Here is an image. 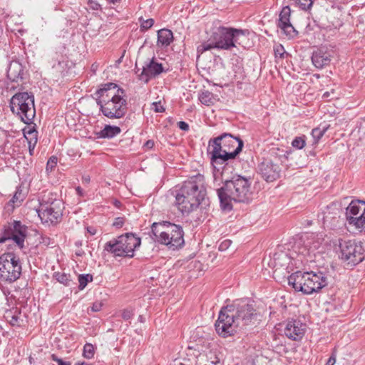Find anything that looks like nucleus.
Instances as JSON below:
<instances>
[{"instance_id": "45", "label": "nucleus", "mask_w": 365, "mask_h": 365, "mask_svg": "<svg viewBox=\"0 0 365 365\" xmlns=\"http://www.w3.org/2000/svg\"><path fill=\"white\" fill-rule=\"evenodd\" d=\"M178 126L180 129L184 131H187L189 130V125L185 121H179L178 123Z\"/></svg>"}, {"instance_id": "20", "label": "nucleus", "mask_w": 365, "mask_h": 365, "mask_svg": "<svg viewBox=\"0 0 365 365\" xmlns=\"http://www.w3.org/2000/svg\"><path fill=\"white\" fill-rule=\"evenodd\" d=\"M164 71L162 63L155 61V58H153L145 66L139 76L140 80L145 83L158 76Z\"/></svg>"}, {"instance_id": "33", "label": "nucleus", "mask_w": 365, "mask_h": 365, "mask_svg": "<svg viewBox=\"0 0 365 365\" xmlns=\"http://www.w3.org/2000/svg\"><path fill=\"white\" fill-rule=\"evenodd\" d=\"M93 277L91 274H80L78 276L79 289H83L89 281H92Z\"/></svg>"}, {"instance_id": "22", "label": "nucleus", "mask_w": 365, "mask_h": 365, "mask_svg": "<svg viewBox=\"0 0 365 365\" xmlns=\"http://www.w3.org/2000/svg\"><path fill=\"white\" fill-rule=\"evenodd\" d=\"M365 210V201L356 200H352L346 208L345 216L346 221L353 219L358 214Z\"/></svg>"}, {"instance_id": "34", "label": "nucleus", "mask_w": 365, "mask_h": 365, "mask_svg": "<svg viewBox=\"0 0 365 365\" xmlns=\"http://www.w3.org/2000/svg\"><path fill=\"white\" fill-rule=\"evenodd\" d=\"M54 63H53V68H63L64 64V57L62 54H58L56 52L53 56Z\"/></svg>"}, {"instance_id": "6", "label": "nucleus", "mask_w": 365, "mask_h": 365, "mask_svg": "<svg viewBox=\"0 0 365 365\" xmlns=\"http://www.w3.org/2000/svg\"><path fill=\"white\" fill-rule=\"evenodd\" d=\"M247 30H242L223 26H215L209 41L197 47V52L202 53L212 48L231 50L238 46L245 47L244 42L247 39Z\"/></svg>"}, {"instance_id": "55", "label": "nucleus", "mask_w": 365, "mask_h": 365, "mask_svg": "<svg viewBox=\"0 0 365 365\" xmlns=\"http://www.w3.org/2000/svg\"><path fill=\"white\" fill-rule=\"evenodd\" d=\"M108 1H109L110 3H113V4H115L118 1H120V0H107Z\"/></svg>"}, {"instance_id": "51", "label": "nucleus", "mask_w": 365, "mask_h": 365, "mask_svg": "<svg viewBox=\"0 0 365 365\" xmlns=\"http://www.w3.org/2000/svg\"><path fill=\"white\" fill-rule=\"evenodd\" d=\"M18 319H19V317L17 316H13L11 317V319L10 321V323L14 326V325H16L18 324Z\"/></svg>"}, {"instance_id": "42", "label": "nucleus", "mask_w": 365, "mask_h": 365, "mask_svg": "<svg viewBox=\"0 0 365 365\" xmlns=\"http://www.w3.org/2000/svg\"><path fill=\"white\" fill-rule=\"evenodd\" d=\"M124 223H125V218L122 217H118L114 220L113 226L116 228H120L123 226Z\"/></svg>"}, {"instance_id": "18", "label": "nucleus", "mask_w": 365, "mask_h": 365, "mask_svg": "<svg viewBox=\"0 0 365 365\" xmlns=\"http://www.w3.org/2000/svg\"><path fill=\"white\" fill-rule=\"evenodd\" d=\"M259 171L267 181H274L279 177L280 166L270 159H264L258 166Z\"/></svg>"}, {"instance_id": "8", "label": "nucleus", "mask_w": 365, "mask_h": 365, "mask_svg": "<svg viewBox=\"0 0 365 365\" xmlns=\"http://www.w3.org/2000/svg\"><path fill=\"white\" fill-rule=\"evenodd\" d=\"M288 284L297 292L311 294L324 287L327 284V279L321 272L314 273L297 271L289 276Z\"/></svg>"}, {"instance_id": "32", "label": "nucleus", "mask_w": 365, "mask_h": 365, "mask_svg": "<svg viewBox=\"0 0 365 365\" xmlns=\"http://www.w3.org/2000/svg\"><path fill=\"white\" fill-rule=\"evenodd\" d=\"M94 346L91 344H86L83 346V356L88 359H91L94 356Z\"/></svg>"}, {"instance_id": "1", "label": "nucleus", "mask_w": 365, "mask_h": 365, "mask_svg": "<svg viewBox=\"0 0 365 365\" xmlns=\"http://www.w3.org/2000/svg\"><path fill=\"white\" fill-rule=\"evenodd\" d=\"M257 315L252 304L237 299L232 305L222 308L215 326L217 333L224 337L233 336L252 323Z\"/></svg>"}, {"instance_id": "59", "label": "nucleus", "mask_w": 365, "mask_h": 365, "mask_svg": "<svg viewBox=\"0 0 365 365\" xmlns=\"http://www.w3.org/2000/svg\"><path fill=\"white\" fill-rule=\"evenodd\" d=\"M96 68H97V66H96L95 64H93V65H92V69H93V71H95V70L96 69Z\"/></svg>"}, {"instance_id": "31", "label": "nucleus", "mask_w": 365, "mask_h": 365, "mask_svg": "<svg viewBox=\"0 0 365 365\" xmlns=\"http://www.w3.org/2000/svg\"><path fill=\"white\" fill-rule=\"evenodd\" d=\"M24 194L22 192V190L20 188H17L16 190L12 199L9 201L10 203L13 204V206H19L21 202L24 200Z\"/></svg>"}, {"instance_id": "17", "label": "nucleus", "mask_w": 365, "mask_h": 365, "mask_svg": "<svg viewBox=\"0 0 365 365\" xmlns=\"http://www.w3.org/2000/svg\"><path fill=\"white\" fill-rule=\"evenodd\" d=\"M291 9L289 6H284L280 11L277 26L283 33L289 38H294L298 32L290 23Z\"/></svg>"}, {"instance_id": "43", "label": "nucleus", "mask_w": 365, "mask_h": 365, "mask_svg": "<svg viewBox=\"0 0 365 365\" xmlns=\"http://www.w3.org/2000/svg\"><path fill=\"white\" fill-rule=\"evenodd\" d=\"M51 359L52 361L56 362L58 365H71V363L70 361H65L61 359L58 358L55 354L51 355Z\"/></svg>"}, {"instance_id": "52", "label": "nucleus", "mask_w": 365, "mask_h": 365, "mask_svg": "<svg viewBox=\"0 0 365 365\" xmlns=\"http://www.w3.org/2000/svg\"><path fill=\"white\" fill-rule=\"evenodd\" d=\"M87 230L91 235H94L96 233V229L93 227H88Z\"/></svg>"}, {"instance_id": "35", "label": "nucleus", "mask_w": 365, "mask_h": 365, "mask_svg": "<svg viewBox=\"0 0 365 365\" xmlns=\"http://www.w3.org/2000/svg\"><path fill=\"white\" fill-rule=\"evenodd\" d=\"M295 3L299 6L300 9L302 10H307L309 9L312 4L313 1L312 0H294Z\"/></svg>"}, {"instance_id": "53", "label": "nucleus", "mask_w": 365, "mask_h": 365, "mask_svg": "<svg viewBox=\"0 0 365 365\" xmlns=\"http://www.w3.org/2000/svg\"><path fill=\"white\" fill-rule=\"evenodd\" d=\"M76 365H89V364L84 361H83V362L78 361L76 364Z\"/></svg>"}, {"instance_id": "39", "label": "nucleus", "mask_w": 365, "mask_h": 365, "mask_svg": "<svg viewBox=\"0 0 365 365\" xmlns=\"http://www.w3.org/2000/svg\"><path fill=\"white\" fill-rule=\"evenodd\" d=\"M58 162V158L56 156H51L46 164V171L51 172L56 168Z\"/></svg>"}, {"instance_id": "56", "label": "nucleus", "mask_w": 365, "mask_h": 365, "mask_svg": "<svg viewBox=\"0 0 365 365\" xmlns=\"http://www.w3.org/2000/svg\"><path fill=\"white\" fill-rule=\"evenodd\" d=\"M329 96H330V94H329V92H325V93H324V95H323V97H324V98H328V97H329Z\"/></svg>"}, {"instance_id": "24", "label": "nucleus", "mask_w": 365, "mask_h": 365, "mask_svg": "<svg viewBox=\"0 0 365 365\" xmlns=\"http://www.w3.org/2000/svg\"><path fill=\"white\" fill-rule=\"evenodd\" d=\"M173 40V32L167 29H163L158 31V46L166 47L168 46Z\"/></svg>"}, {"instance_id": "58", "label": "nucleus", "mask_w": 365, "mask_h": 365, "mask_svg": "<svg viewBox=\"0 0 365 365\" xmlns=\"http://www.w3.org/2000/svg\"><path fill=\"white\" fill-rule=\"evenodd\" d=\"M98 4H93V8L97 9H98Z\"/></svg>"}, {"instance_id": "36", "label": "nucleus", "mask_w": 365, "mask_h": 365, "mask_svg": "<svg viewBox=\"0 0 365 365\" xmlns=\"http://www.w3.org/2000/svg\"><path fill=\"white\" fill-rule=\"evenodd\" d=\"M139 21L140 22V29L142 31H146V30L149 29L154 24L153 19H148L144 20L142 18H140Z\"/></svg>"}, {"instance_id": "13", "label": "nucleus", "mask_w": 365, "mask_h": 365, "mask_svg": "<svg viewBox=\"0 0 365 365\" xmlns=\"http://www.w3.org/2000/svg\"><path fill=\"white\" fill-rule=\"evenodd\" d=\"M341 259L350 266L361 262L365 257V250L361 242L355 240H339Z\"/></svg>"}, {"instance_id": "29", "label": "nucleus", "mask_w": 365, "mask_h": 365, "mask_svg": "<svg viewBox=\"0 0 365 365\" xmlns=\"http://www.w3.org/2000/svg\"><path fill=\"white\" fill-rule=\"evenodd\" d=\"M24 135L28 143H37V131L34 128H28L24 129Z\"/></svg>"}, {"instance_id": "37", "label": "nucleus", "mask_w": 365, "mask_h": 365, "mask_svg": "<svg viewBox=\"0 0 365 365\" xmlns=\"http://www.w3.org/2000/svg\"><path fill=\"white\" fill-rule=\"evenodd\" d=\"M274 52L276 58L279 57L280 58H284V55H287L284 46L281 44L277 45L276 46L274 47Z\"/></svg>"}, {"instance_id": "50", "label": "nucleus", "mask_w": 365, "mask_h": 365, "mask_svg": "<svg viewBox=\"0 0 365 365\" xmlns=\"http://www.w3.org/2000/svg\"><path fill=\"white\" fill-rule=\"evenodd\" d=\"M144 146L149 149L152 148L154 146V141L149 140L145 143Z\"/></svg>"}, {"instance_id": "41", "label": "nucleus", "mask_w": 365, "mask_h": 365, "mask_svg": "<svg viewBox=\"0 0 365 365\" xmlns=\"http://www.w3.org/2000/svg\"><path fill=\"white\" fill-rule=\"evenodd\" d=\"M232 244V241L230 240H225L220 242L219 245V250L225 251L227 250Z\"/></svg>"}, {"instance_id": "48", "label": "nucleus", "mask_w": 365, "mask_h": 365, "mask_svg": "<svg viewBox=\"0 0 365 365\" xmlns=\"http://www.w3.org/2000/svg\"><path fill=\"white\" fill-rule=\"evenodd\" d=\"M28 145H29V153H30L31 155H33L34 150L35 146L36 145V143H31V142H29L28 143Z\"/></svg>"}, {"instance_id": "2", "label": "nucleus", "mask_w": 365, "mask_h": 365, "mask_svg": "<svg viewBox=\"0 0 365 365\" xmlns=\"http://www.w3.org/2000/svg\"><path fill=\"white\" fill-rule=\"evenodd\" d=\"M232 170V166L226 163L220 171H213L214 180L224 182V185L217 190L221 206L224 210L232 209V201L245 202L248 201L252 195L251 182L249 179L241 175H235L229 179V174Z\"/></svg>"}, {"instance_id": "57", "label": "nucleus", "mask_w": 365, "mask_h": 365, "mask_svg": "<svg viewBox=\"0 0 365 365\" xmlns=\"http://www.w3.org/2000/svg\"><path fill=\"white\" fill-rule=\"evenodd\" d=\"M98 4H93V8L97 9H98Z\"/></svg>"}, {"instance_id": "27", "label": "nucleus", "mask_w": 365, "mask_h": 365, "mask_svg": "<svg viewBox=\"0 0 365 365\" xmlns=\"http://www.w3.org/2000/svg\"><path fill=\"white\" fill-rule=\"evenodd\" d=\"M199 100L204 105L211 106L214 104L215 98L212 93L205 91L200 94Z\"/></svg>"}, {"instance_id": "26", "label": "nucleus", "mask_w": 365, "mask_h": 365, "mask_svg": "<svg viewBox=\"0 0 365 365\" xmlns=\"http://www.w3.org/2000/svg\"><path fill=\"white\" fill-rule=\"evenodd\" d=\"M347 222L349 225L354 226L359 231H365V210Z\"/></svg>"}, {"instance_id": "10", "label": "nucleus", "mask_w": 365, "mask_h": 365, "mask_svg": "<svg viewBox=\"0 0 365 365\" xmlns=\"http://www.w3.org/2000/svg\"><path fill=\"white\" fill-rule=\"evenodd\" d=\"M10 108L13 113L16 114L26 124L32 123L36 110L34 96L28 92L17 93L10 100Z\"/></svg>"}, {"instance_id": "7", "label": "nucleus", "mask_w": 365, "mask_h": 365, "mask_svg": "<svg viewBox=\"0 0 365 365\" xmlns=\"http://www.w3.org/2000/svg\"><path fill=\"white\" fill-rule=\"evenodd\" d=\"M151 232L155 241L173 250L184 245V233L180 225L166 221L154 222L151 227Z\"/></svg>"}, {"instance_id": "30", "label": "nucleus", "mask_w": 365, "mask_h": 365, "mask_svg": "<svg viewBox=\"0 0 365 365\" xmlns=\"http://www.w3.org/2000/svg\"><path fill=\"white\" fill-rule=\"evenodd\" d=\"M327 128H328V127L323 126V127H318V128H314L312 130V136L314 139L313 143L317 144L319 141V140L322 138V137L324 135Z\"/></svg>"}, {"instance_id": "46", "label": "nucleus", "mask_w": 365, "mask_h": 365, "mask_svg": "<svg viewBox=\"0 0 365 365\" xmlns=\"http://www.w3.org/2000/svg\"><path fill=\"white\" fill-rule=\"evenodd\" d=\"M133 316V312L130 310H124L122 317L124 319L128 320L130 319Z\"/></svg>"}, {"instance_id": "5", "label": "nucleus", "mask_w": 365, "mask_h": 365, "mask_svg": "<svg viewBox=\"0 0 365 365\" xmlns=\"http://www.w3.org/2000/svg\"><path fill=\"white\" fill-rule=\"evenodd\" d=\"M243 141L230 133L211 139L209 142L208 152L211 155V163L214 171H220L228 160L235 158L241 152Z\"/></svg>"}, {"instance_id": "28", "label": "nucleus", "mask_w": 365, "mask_h": 365, "mask_svg": "<svg viewBox=\"0 0 365 365\" xmlns=\"http://www.w3.org/2000/svg\"><path fill=\"white\" fill-rule=\"evenodd\" d=\"M53 278L61 284L65 286H71V279L69 274L62 273L60 272H56L53 274Z\"/></svg>"}, {"instance_id": "19", "label": "nucleus", "mask_w": 365, "mask_h": 365, "mask_svg": "<svg viewBox=\"0 0 365 365\" xmlns=\"http://www.w3.org/2000/svg\"><path fill=\"white\" fill-rule=\"evenodd\" d=\"M306 330V324L299 320L292 319L287 322L284 333L289 339L298 341L302 339Z\"/></svg>"}, {"instance_id": "4", "label": "nucleus", "mask_w": 365, "mask_h": 365, "mask_svg": "<svg viewBox=\"0 0 365 365\" xmlns=\"http://www.w3.org/2000/svg\"><path fill=\"white\" fill-rule=\"evenodd\" d=\"M96 103L104 116L110 119L123 118L127 113L124 91L114 83H108L96 91Z\"/></svg>"}, {"instance_id": "16", "label": "nucleus", "mask_w": 365, "mask_h": 365, "mask_svg": "<svg viewBox=\"0 0 365 365\" xmlns=\"http://www.w3.org/2000/svg\"><path fill=\"white\" fill-rule=\"evenodd\" d=\"M341 212L339 205L331 203L324 207L318 217L322 220L324 226L334 228L339 225Z\"/></svg>"}, {"instance_id": "11", "label": "nucleus", "mask_w": 365, "mask_h": 365, "mask_svg": "<svg viewBox=\"0 0 365 365\" xmlns=\"http://www.w3.org/2000/svg\"><path fill=\"white\" fill-rule=\"evenodd\" d=\"M140 239L133 233H126L106 243L104 250L118 257L134 256L135 250L140 245Z\"/></svg>"}, {"instance_id": "49", "label": "nucleus", "mask_w": 365, "mask_h": 365, "mask_svg": "<svg viewBox=\"0 0 365 365\" xmlns=\"http://www.w3.org/2000/svg\"><path fill=\"white\" fill-rule=\"evenodd\" d=\"M359 133L361 135H365V121L361 123L359 128Z\"/></svg>"}, {"instance_id": "23", "label": "nucleus", "mask_w": 365, "mask_h": 365, "mask_svg": "<svg viewBox=\"0 0 365 365\" xmlns=\"http://www.w3.org/2000/svg\"><path fill=\"white\" fill-rule=\"evenodd\" d=\"M22 73V65L17 61H12L7 70L8 78L11 81H15L19 78H21Z\"/></svg>"}, {"instance_id": "14", "label": "nucleus", "mask_w": 365, "mask_h": 365, "mask_svg": "<svg viewBox=\"0 0 365 365\" xmlns=\"http://www.w3.org/2000/svg\"><path fill=\"white\" fill-rule=\"evenodd\" d=\"M27 235V227L20 221L14 220L4 225L0 235V243L6 240H13L19 248L24 247V242Z\"/></svg>"}, {"instance_id": "44", "label": "nucleus", "mask_w": 365, "mask_h": 365, "mask_svg": "<svg viewBox=\"0 0 365 365\" xmlns=\"http://www.w3.org/2000/svg\"><path fill=\"white\" fill-rule=\"evenodd\" d=\"M102 306L103 304L101 302H96L93 304L92 307H91V309L92 312H96L101 309Z\"/></svg>"}, {"instance_id": "3", "label": "nucleus", "mask_w": 365, "mask_h": 365, "mask_svg": "<svg viewBox=\"0 0 365 365\" xmlns=\"http://www.w3.org/2000/svg\"><path fill=\"white\" fill-rule=\"evenodd\" d=\"M206 195L204 176L198 174L184 182L175 196V205L182 214H188L208 204Z\"/></svg>"}, {"instance_id": "40", "label": "nucleus", "mask_w": 365, "mask_h": 365, "mask_svg": "<svg viewBox=\"0 0 365 365\" xmlns=\"http://www.w3.org/2000/svg\"><path fill=\"white\" fill-rule=\"evenodd\" d=\"M151 106L152 109L156 113H163L165 111V108L160 101L153 103Z\"/></svg>"}, {"instance_id": "54", "label": "nucleus", "mask_w": 365, "mask_h": 365, "mask_svg": "<svg viewBox=\"0 0 365 365\" xmlns=\"http://www.w3.org/2000/svg\"><path fill=\"white\" fill-rule=\"evenodd\" d=\"M76 191L79 195H82V189L80 187L76 188Z\"/></svg>"}, {"instance_id": "25", "label": "nucleus", "mask_w": 365, "mask_h": 365, "mask_svg": "<svg viewBox=\"0 0 365 365\" xmlns=\"http://www.w3.org/2000/svg\"><path fill=\"white\" fill-rule=\"evenodd\" d=\"M121 130L118 126L106 125L98 133L99 138H111L120 133Z\"/></svg>"}, {"instance_id": "60", "label": "nucleus", "mask_w": 365, "mask_h": 365, "mask_svg": "<svg viewBox=\"0 0 365 365\" xmlns=\"http://www.w3.org/2000/svg\"><path fill=\"white\" fill-rule=\"evenodd\" d=\"M83 180H85L86 182H88L90 180L89 178L83 177Z\"/></svg>"}, {"instance_id": "15", "label": "nucleus", "mask_w": 365, "mask_h": 365, "mask_svg": "<svg viewBox=\"0 0 365 365\" xmlns=\"http://www.w3.org/2000/svg\"><path fill=\"white\" fill-rule=\"evenodd\" d=\"M38 215L43 223L56 224L62 217V203L59 200L43 202L40 205Z\"/></svg>"}, {"instance_id": "38", "label": "nucleus", "mask_w": 365, "mask_h": 365, "mask_svg": "<svg viewBox=\"0 0 365 365\" xmlns=\"http://www.w3.org/2000/svg\"><path fill=\"white\" fill-rule=\"evenodd\" d=\"M292 145L297 149H302L305 145L304 137H296L292 143Z\"/></svg>"}, {"instance_id": "9", "label": "nucleus", "mask_w": 365, "mask_h": 365, "mask_svg": "<svg viewBox=\"0 0 365 365\" xmlns=\"http://www.w3.org/2000/svg\"><path fill=\"white\" fill-rule=\"evenodd\" d=\"M323 233H307L294 245L295 252L298 253L299 260L306 262L315 260L316 254L320 253L324 245Z\"/></svg>"}, {"instance_id": "12", "label": "nucleus", "mask_w": 365, "mask_h": 365, "mask_svg": "<svg viewBox=\"0 0 365 365\" xmlns=\"http://www.w3.org/2000/svg\"><path fill=\"white\" fill-rule=\"evenodd\" d=\"M21 274V265L19 258L12 252H7L0 256V280L14 282Z\"/></svg>"}, {"instance_id": "21", "label": "nucleus", "mask_w": 365, "mask_h": 365, "mask_svg": "<svg viewBox=\"0 0 365 365\" xmlns=\"http://www.w3.org/2000/svg\"><path fill=\"white\" fill-rule=\"evenodd\" d=\"M331 60V52L321 48L314 51L312 56V61L317 68H322L328 66Z\"/></svg>"}, {"instance_id": "47", "label": "nucleus", "mask_w": 365, "mask_h": 365, "mask_svg": "<svg viewBox=\"0 0 365 365\" xmlns=\"http://www.w3.org/2000/svg\"><path fill=\"white\" fill-rule=\"evenodd\" d=\"M335 362H336V356H335L334 354H332V355L328 359L326 365H334Z\"/></svg>"}]
</instances>
